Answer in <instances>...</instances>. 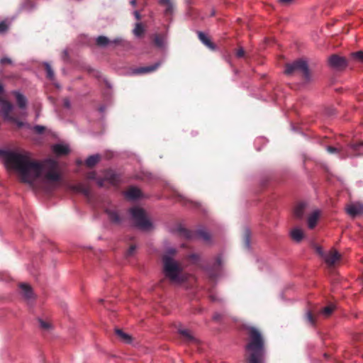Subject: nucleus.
<instances>
[{"instance_id": "4be33fe9", "label": "nucleus", "mask_w": 363, "mask_h": 363, "mask_svg": "<svg viewBox=\"0 0 363 363\" xmlns=\"http://www.w3.org/2000/svg\"><path fill=\"white\" fill-rule=\"evenodd\" d=\"M116 335L118 338L125 343H130L132 337L128 334L124 333L121 329L116 328L115 330Z\"/></svg>"}, {"instance_id": "3c124183", "label": "nucleus", "mask_w": 363, "mask_h": 363, "mask_svg": "<svg viewBox=\"0 0 363 363\" xmlns=\"http://www.w3.org/2000/svg\"><path fill=\"white\" fill-rule=\"evenodd\" d=\"M97 184L100 187H102L104 186V180L103 179H99L97 181Z\"/></svg>"}, {"instance_id": "f3484780", "label": "nucleus", "mask_w": 363, "mask_h": 363, "mask_svg": "<svg viewBox=\"0 0 363 363\" xmlns=\"http://www.w3.org/2000/svg\"><path fill=\"white\" fill-rule=\"evenodd\" d=\"M307 203L300 202L296 205L294 209V216L297 219H301L303 217Z\"/></svg>"}, {"instance_id": "aec40b11", "label": "nucleus", "mask_w": 363, "mask_h": 363, "mask_svg": "<svg viewBox=\"0 0 363 363\" xmlns=\"http://www.w3.org/2000/svg\"><path fill=\"white\" fill-rule=\"evenodd\" d=\"M198 37L199 40L209 49L214 50L216 48V45L211 41V40L203 33L198 32Z\"/></svg>"}, {"instance_id": "b1692460", "label": "nucleus", "mask_w": 363, "mask_h": 363, "mask_svg": "<svg viewBox=\"0 0 363 363\" xmlns=\"http://www.w3.org/2000/svg\"><path fill=\"white\" fill-rule=\"evenodd\" d=\"M101 160L99 155H93L89 156L85 161V164L88 167H94Z\"/></svg>"}, {"instance_id": "f03ea898", "label": "nucleus", "mask_w": 363, "mask_h": 363, "mask_svg": "<svg viewBox=\"0 0 363 363\" xmlns=\"http://www.w3.org/2000/svg\"><path fill=\"white\" fill-rule=\"evenodd\" d=\"M250 341L246 345L249 354L247 357L250 363H263L264 340L260 332L254 327L248 328Z\"/></svg>"}, {"instance_id": "a878e982", "label": "nucleus", "mask_w": 363, "mask_h": 363, "mask_svg": "<svg viewBox=\"0 0 363 363\" xmlns=\"http://www.w3.org/2000/svg\"><path fill=\"white\" fill-rule=\"evenodd\" d=\"M105 179L116 185L119 181V177L112 171H108L106 173Z\"/></svg>"}, {"instance_id": "473e14b6", "label": "nucleus", "mask_w": 363, "mask_h": 363, "mask_svg": "<svg viewBox=\"0 0 363 363\" xmlns=\"http://www.w3.org/2000/svg\"><path fill=\"white\" fill-rule=\"evenodd\" d=\"M45 68L47 72V77L50 79H52L54 78V72L51 68V66L48 63H45Z\"/></svg>"}, {"instance_id": "f8f14e48", "label": "nucleus", "mask_w": 363, "mask_h": 363, "mask_svg": "<svg viewBox=\"0 0 363 363\" xmlns=\"http://www.w3.org/2000/svg\"><path fill=\"white\" fill-rule=\"evenodd\" d=\"M69 189L76 193H81L86 197H89L90 196L89 186L83 183L71 184L69 186Z\"/></svg>"}, {"instance_id": "f257e3e1", "label": "nucleus", "mask_w": 363, "mask_h": 363, "mask_svg": "<svg viewBox=\"0 0 363 363\" xmlns=\"http://www.w3.org/2000/svg\"><path fill=\"white\" fill-rule=\"evenodd\" d=\"M0 157L7 169L15 171L21 182L30 186H33L38 179L52 184L62 179L58 162L54 160L38 161L32 159L28 152L2 149H0Z\"/></svg>"}, {"instance_id": "423d86ee", "label": "nucleus", "mask_w": 363, "mask_h": 363, "mask_svg": "<svg viewBox=\"0 0 363 363\" xmlns=\"http://www.w3.org/2000/svg\"><path fill=\"white\" fill-rule=\"evenodd\" d=\"M177 232L179 236L186 238L188 240L201 239L204 241L210 240V234L204 230H198L196 231H190L182 226L177 228Z\"/></svg>"}, {"instance_id": "37998d69", "label": "nucleus", "mask_w": 363, "mask_h": 363, "mask_svg": "<svg viewBox=\"0 0 363 363\" xmlns=\"http://www.w3.org/2000/svg\"><path fill=\"white\" fill-rule=\"evenodd\" d=\"M327 150L329 153H331V154L339 152V149H337L335 147H332V146H328L327 147Z\"/></svg>"}, {"instance_id": "2eb2a0df", "label": "nucleus", "mask_w": 363, "mask_h": 363, "mask_svg": "<svg viewBox=\"0 0 363 363\" xmlns=\"http://www.w3.org/2000/svg\"><path fill=\"white\" fill-rule=\"evenodd\" d=\"M325 261L329 266H333L341 258V255L335 250H330L325 256Z\"/></svg>"}, {"instance_id": "0eeeda50", "label": "nucleus", "mask_w": 363, "mask_h": 363, "mask_svg": "<svg viewBox=\"0 0 363 363\" xmlns=\"http://www.w3.org/2000/svg\"><path fill=\"white\" fill-rule=\"evenodd\" d=\"M328 62L330 67L338 71L345 69L348 65L347 59L337 54L330 55L328 59Z\"/></svg>"}, {"instance_id": "5701e85b", "label": "nucleus", "mask_w": 363, "mask_h": 363, "mask_svg": "<svg viewBox=\"0 0 363 363\" xmlns=\"http://www.w3.org/2000/svg\"><path fill=\"white\" fill-rule=\"evenodd\" d=\"M53 152L57 155H65L69 153V148L64 145L57 144L53 146Z\"/></svg>"}, {"instance_id": "a211bd4d", "label": "nucleus", "mask_w": 363, "mask_h": 363, "mask_svg": "<svg viewBox=\"0 0 363 363\" xmlns=\"http://www.w3.org/2000/svg\"><path fill=\"white\" fill-rule=\"evenodd\" d=\"M106 213L111 223L113 224L119 225L122 221V218L119 216L118 213L113 209H106Z\"/></svg>"}, {"instance_id": "20e7f679", "label": "nucleus", "mask_w": 363, "mask_h": 363, "mask_svg": "<svg viewBox=\"0 0 363 363\" xmlns=\"http://www.w3.org/2000/svg\"><path fill=\"white\" fill-rule=\"evenodd\" d=\"M295 72H298L301 74L303 79L308 82L311 80V74L308 69V64L303 60H297L292 63L286 65L285 74L291 75Z\"/></svg>"}, {"instance_id": "c85d7f7f", "label": "nucleus", "mask_w": 363, "mask_h": 363, "mask_svg": "<svg viewBox=\"0 0 363 363\" xmlns=\"http://www.w3.org/2000/svg\"><path fill=\"white\" fill-rule=\"evenodd\" d=\"M133 34L136 37H141L145 33V28L141 23H135V28L133 30Z\"/></svg>"}, {"instance_id": "cd10ccee", "label": "nucleus", "mask_w": 363, "mask_h": 363, "mask_svg": "<svg viewBox=\"0 0 363 363\" xmlns=\"http://www.w3.org/2000/svg\"><path fill=\"white\" fill-rule=\"evenodd\" d=\"M335 306L333 304H330L329 306H327L323 308L320 311V314L323 315L325 318H328L331 315V314L335 311Z\"/></svg>"}, {"instance_id": "9b49d317", "label": "nucleus", "mask_w": 363, "mask_h": 363, "mask_svg": "<svg viewBox=\"0 0 363 363\" xmlns=\"http://www.w3.org/2000/svg\"><path fill=\"white\" fill-rule=\"evenodd\" d=\"M122 42V39L120 38H117L113 39V40H109L107 37L104 35H100L96 39V44L99 47H106L108 45H119Z\"/></svg>"}, {"instance_id": "79ce46f5", "label": "nucleus", "mask_w": 363, "mask_h": 363, "mask_svg": "<svg viewBox=\"0 0 363 363\" xmlns=\"http://www.w3.org/2000/svg\"><path fill=\"white\" fill-rule=\"evenodd\" d=\"M10 122L14 123L17 125L18 128H21L24 125V123L18 120L16 116H14V121H9Z\"/></svg>"}, {"instance_id": "e433bc0d", "label": "nucleus", "mask_w": 363, "mask_h": 363, "mask_svg": "<svg viewBox=\"0 0 363 363\" xmlns=\"http://www.w3.org/2000/svg\"><path fill=\"white\" fill-rule=\"evenodd\" d=\"M362 147H363V141L351 144V147L354 151H358Z\"/></svg>"}, {"instance_id": "39448f33", "label": "nucleus", "mask_w": 363, "mask_h": 363, "mask_svg": "<svg viewBox=\"0 0 363 363\" xmlns=\"http://www.w3.org/2000/svg\"><path fill=\"white\" fill-rule=\"evenodd\" d=\"M129 212L137 228L145 230L151 228L152 223L147 218L145 211L143 208L133 207L130 208Z\"/></svg>"}, {"instance_id": "09e8293b", "label": "nucleus", "mask_w": 363, "mask_h": 363, "mask_svg": "<svg viewBox=\"0 0 363 363\" xmlns=\"http://www.w3.org/2000/svg\"><path fill=\"white\" fill-rule=\"evenodd\" d=\"M316 251H317V252H318L319 255H320L321 256H323V250H322V249H321V247H318H318H316Z\"/></svg>"}, {"instance_id": "864d4df0", "label": "nucleus", "mask_w": 363, "mask_h": 363, "mask_svg": "<svg viewBox=\"0 0 363 363\" xmlns=\"http://www.w3.org/2000/svg\"><path fill=\"white\" fill-rule=\"evenodd\" d=\"M136 3H137V1L136 0H130V4L133 6H135L136 5Z\"/></svg>"}, {"instance_id": "58836bf2", "label": "nucleus", "mask_w": 363, "mask_h": 363, "mask_svg": "<svg viewBox=\"0 0 363 363\" xmlns=\"http://www.w3.org/2000/svg\"><path fill=\"white\" fill-rule=\"evenodd\" d=\"M245 50L242 48H239L238 50H237V52L235 53L236 55V57H239V58H241V57H243L245 56Z\"/></svg>"}, {"instance_id": "603ef678", "label": "nucleus", "mask_w": 363, "mask_h": 363, "mask_svg": "<svg viewBox=\"0 0 363 363\" xmlns=\"http://www.w3.org/2000/svg\"><path fill=\"white\" fill-rule=\"evenodd\" d=\"M216 263L218 266L221 264V258L220 257H217Z\"/></svg>"}, {"instance_id": "9d476101", "label": "nucleus", "mask_w": 363, "mask_h": 363, "mask_svg": "<svg viewBox=\"0 0 363 363\" xmlns=\"http://www.w3.org/2000/svg\"><path fill=\"white\" fill-rule=\"evenodd\" d=\"M178 333L182 340L187 344H197V339L191 334L190 330L184 328H179Z\"/></svg>"}, {"instance_id": "a18cd8bd", "label": "nucleus", "mask_w": 363, "mask_h": 363, "mask_svg": "<svg viewBox=\"0 0 363 363\" xmlns=\"http://www.w3.org/2000/svg\"><path fill=\"white\" fill-rule=\"evenodd\" d=\"M222 318V315L220 313H215L213 316V319L215 321H219Z\"/></svg>"}, {"instance_id": "c9c22d12", "label": "nucleus", "mask_w": 363, "mask_h": 363, "mask_svg": "<svg viewBox=\"0 0 363 363\" xmlns=\"http://www.w3.org/2000/svg\"><path fill=\"white\" fill-rule=\"evenodd\" d=\"M245 245L247 248H250V231L246 230L244 234Z\"/></svg>"}, {"instance_id": "c03bdc74", "label": "nucleus", "mask_w": 363, "mask_h": 363, "mask_svg": "<svg viewBox=\"0 0 363 363\" xmlns=\"http://www.w3.org/2000/svg\"><path fill=\"white\" fill-rule=\"evenodd\" d=\"M63 106L67 108H69L70 106H71V103H70V101L69 99L67 98H65L63 99Z\"/></svg>"}, {"instance_id": "6ab92c4d", "label": "nucleus", "mask_w": 363, "mask_h": 363, "mask_svg": "<svg viewBox=\"0 0 363 363\" xmlns=\"http://www.w3.org/2000/svg\"><path fill=\"white\" fill-rule=\"evenodd\" d=\"M320 217V211L318 210L314 211L311 214H310L308 217L307 222L308 226L310 229H313L315 227L318 220Z\"/></svg>"}, {"instance_id": "393cba45", "label": "nucleus", "mask_w": 363, "mask_h": 363, "mask_svg": "<svg viewBox=\"0 0 363 363\" xmlns=\"http://www.w3.org/2000/svg\"><path fill=\"white\" fill-rule=\"evenodd\" d=\"M14 95L16 96V102L19 108H24L26 106L27 104V100L26 97L20 94L19 92L15 91Z\"/></svg>"}, {"instance_id": "bb28decb", "label": "nucleus", "mask_w": 363, "mask_h": 363, "mask_svg": "<svg viewBox=\"0 0 363 363\" xmlns=\"http://www.w3.org/2000/svg\"><path fill=\"white\" fill-rule=\"evenodd\" d=\"M291 237L296 242H300L303 238V233L299 228H294L291 231Z\"/></svg>"}, {"instance_id": "c756f323", "label": "nucleus", "mask_w": 363, "mask_h": 363, "mask_svg": "<svg viewBox=\"0 0 363 363\" xmlns=\"http://www.w3.org/2000/svg\"><path fill=\"white\" fill-rule=\"evenodd\" d=\"M155 45L158 48H162L164 45V38L159 34H155L153 38Z\"/></svg>"}, {"instance_id": "5fc2aeb1", "label": "nucleus", "mask_w": 363, "mask_h": 363, "mask_svg": "<svg viewBox=\"0 0 363 363\" xmlns=\"http://www.w3.org/2000/svg\"><path fill=\"white\" fill-rule=\"evenodd\" d=\"M3 92H4V86L0 83V94H3Z\"/></svg>"}, {"instance_id": "412c9836", "label": "nucleus", "mask_w": 363, "mask_h": 363, "mask_svg": "<svg viewBox=\"0 0 363 363\" xmlns=\"http://www.w3.org/2000/svg\"><path fill=\"white\" fill-rule=\"evenodd\" d=\"M141 191L136 187H130L125 193L127 198L130 199H136L140 197Z\"/></svg>"}, {"instance_id": "6e6552de", "label": "nucleus", "mask_w": 363, "mask_h": 363, "mask_svg": "<svg viewBox=\"0 0 363 363\" xmlns=\"http://www.w3.org/2000/svg\"><path fill=\"white\" fill-rule=\"evenodd\" d=\"M13 105L0 96V115L5 121H14L12 115Z\"/></svg>"}, {"instance_id": "ddd939ff", "label": "nucleus", "mask_w": 363, "mask_h": 363, "mask_svg": "<svg viewBox=\"0 0 363 363\" xmlns=\"http://www.w3.org/2000/svg\"><path fill=\"white\" fill-rule=\"evenodd\" d=\"M158 4L164 7V16H170L174 13L175 5L172 0H158Z\"/></svg>"}, {"instance_id": "7c9ffc66", "label": "nucleus", "mask_w": 363, "mask_h": 363, "mask_svg": "<svg viewBox=\"0 0 363 363\" xmlns=\"http://www.w3.org/2000/svg\"><path fill=\"white\" fill-rule=\"evenodd\" d=\"M38 323H39V325H40V328L42 330H49L52 328V325H51V324L49 322L45 321V320H43L41 318L38 319Z\"/></svg>"}, {"instance_id": "4c0bfd02", "label": "nucleus", "mask_w": 363, "mask_h": 363, "mask_svg": "<svg viewBox=\"0 0 363 363\" xmlns=\"http://www.w3.org/2000/svg\"><path fill=\"white\" fill-rule=\"evenodd\" d=\"M306 318H307L308 321L311 325H314L315 324V318H314L313 315L312 314V313L311 311H308L307 313Z\"/></svg>"}, {"instance_id": "a19ab883", "label": "nucleus", "mask_w": 363, "mask_h": 363, "mask_svg": "<svg viewBox=\"0 0 363 363\" xmlns=\"http://www.w3.org/2000/svg\"><path fill=\"white\" fill-rule=\"evenodd\" d=\"M7 29H8L7 24L4 21L1 22L0 23V33L6 32L7 30Z\"/></svg>"}, {"instance_id": "ea45409f", "label": "nucleus", "mask_w": 363, "mask_h": 363, "mask_svg": "<svg viewBox=\"0 0 363 363\" xmlns=\"http://www.w3.org/2000/svg\"><path fill=\"white\" fill-rule=\"evenodd\" d=\"M34 130L38 133H43L45 131V127L42 125H35L33 128Z\"/></svg>"}, {"instance_id": "72a5a7b5", "label": "nucleus", "mask_w": 363, "mask_h": 363, "mask_svg": "<svg viewBox=\"0 0 363 363\" xmlns=\"http://www.w3.org/2000/svg\"><path fill=\"white\" fill-rule=\"evenodd\" d=\"M136 249H137V246L135 245H130V246L129 247L128 250H127L126 253H125V256L126 257H132L135 251H136Z\"/></svg>"}, {"instance_id": "1a4fd4ad", "label": "nucleus", "mask_w": 363, "mask_h": 363, "mask_svg": "<svg viewBox=\"0 0 363 363\" xmlns=\"http://www.w3.org/2000/svg\"><path fill=\"white\" fill-rule=\"evenodd\" d=\"M21 289V294L23 298L27 301H33L35 299V296L31 286L26 283H21L19 284Z\"/></svg>"}, {"instance_id": "f704fd0d", "label": "nucleus", "mask_w": 363, "mask_h": 363, "mask_svg": "<svg viewBox=\"0 0 363 363\" xmlns=\"http://www.w3.org/2000/svg\"><path fill=\"white\" fill-rule=\"evenodd\" d=\"M0 65L2 66L12 65V60L7 57H4L0 60Z\"/></svg>"}, {"instance_id": "dca6fc26", "label": "nucleus", "mask_w": 363, "mask_h": 363, "mask_svg": "<svg viewBox=\"0 0 363 363\" xmlns=\"http://www.w3.org/2000/svg\"><path fill=\"white\" fill-rule=\"evenodd\" d=\"M161 63L157 62L152 65L141 67L135 69L134 73L137 74H146L149 72H152L155 71L160 66Z\"/></svg>"}, {"instance_id": "de8ad7c7", "label": "nucleus", "mask_w": 363, "mask_h": 363, "mask_svg": "<svg viewBox=\"0 0 363 363\" xmlns=\"http://www.w3.org/2000/svg\"><path fill=\"white\" fill-rule=\"evenodd\" d=\"M133 14L138 21H140L141 19V15L138 11H135L133 12Z\"/></svg>"}, {"instance_id": "2f4dec72", "label": "nucleus", "mask_w": 363, "mask_h": 363, "mask_svg": "<svg viewBox=\"0 0 363 363\" xmlns=\"http://www.w3.org/2000/svg\"><path fill=\"white\" fill-rule=\"evenodd\" d=\"M351 57L353 59L363 63V51H357L355 52H352L351 54Z\"/></svg>"}, {"instance_id": "8fccbe9b", "label": "nucleus", "mask_w": 363, "mask_h": 363, "mask_svg": "<svg viewBox=\"0 0 363 363\" xmlns=\"http://www.w3.org/2000/svg\"><path fill=\"white\" fill-rule=\"evenodd\" d=\"M293 0H279V1L284 4H288L291 2Z\"/></svg>"}, {"instance_id": "7ed1b4c3", "label": "nucleus", "mask_w": 363, "mask_h": 363, "mask_svg": "<svg viewBox=\"0 0 363 363\" xmlns=\"http://www.w3.org/2000/svg\"><path fill=\"white\" fill-rule=\"evenodd\" d=\"M163 271L164 275L173 283H180L183 281L182 277V268L180 264L169 255L162 257Z\"/></svg>"}, {"instance_id": "4468645a", "label": "nucleus", "mask_w": 363, "mask_h": 363, "mask_svg": "<svg viewBox=\"0 0 363 363\" xmlns=\"http://www.w3.org/2000/svg\"><path fill=\"white\" fill-rule=\"evenodd\" d=\"M347 213L352 217L363 214V205L359 203H352L347 206Z\"/></svg>"}, {"instance_id": "49530a36", "label": "nucleus", "mask_w": 363, "mask_h": 363, "mask_svg": "<svg viewBox=\"0 0 363 363\" xmlns=\"http://www.w3.org/2000/svg\"><path fill=\"white\" fill-rule=\"evenodd\" d=\"M87 178L89 179H95L96 178V172H89L87 175Z\"/></svg>"}]
</instances>
